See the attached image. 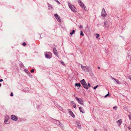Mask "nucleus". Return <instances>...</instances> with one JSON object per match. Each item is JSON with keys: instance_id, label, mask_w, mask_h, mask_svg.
I'll return each instance as SVG.
<instances>
[{"instance_id": "1", "label": "nucleus", "mask_w": 131, "mask_h": 131, "mask_svg": "<svg viewBox=\"0 0 131 131\" xmlns=\"http://www.w3.org/2000/svg\"><path fill=\"white\" fill-rule=\"evenodd\" d=\"M68 5L69 8L73 12H77V9L73 5L69 3H68Z\"/></svg>"}, {"instance_id": "2", "label": "nucleus", "mask_w": 131, "mask_h": 131, "mask_svg": "<svg viewBox=\"0 0 131 131\" xmlns=\"http://www.w3.org/2000/svg\"><path fill=\"white\" fill-rule=\"evenodd\" d=\"M75 99L77 100L78 102L83 106L84 105L83 101L81 98L75 97Z\"/></svg>"}, {"instance_id": "3", "label": "nucleus", "mask_w": 131, "mask_h": 131, "mask_svg": "<svg viewBox=\"0 0 131 131\" xmlns=\"http://www.w3.org/2000/svg\"><path fill=\"white\" fill-rule=\"evenodd\" d=\"M107 14L104 9L103 8L102 9L101 16L103 17H106Z\"/></svg>"}, {"instance_id": "4", "label": "nucleus", "mask_w": 131, "mask_h": 131, "mask_svg": "<svg viewBox=\"0 0 131 131\" xmlns=\"http://www.w3.org/2000/svg\"><path fill=\"white\" fill-rule=\"evenodd\" d=\"M81 67L82 69L85 71H89V67H86L85 66L81 65Z\"/></svg>"}, {"instance_id": "5", "label": "nucleus", "mask_w": 131, "mask_h": 131, "mask_svg": "<svg viewBox=\"0 0 131 131\" xmlns=\"http://www.w3.org/2000/svg\"><path fill=\"white\" fill-rule=\"evenodd\" d=\"M9 118L8 116H6L5 117V120L4 123L6 124H8L9 123V122L8 121V120H9Z\"/></svg>"}, {"instance_id": "6", "label": "nucleus", "mask_w": 131, "mask_h": 131, "mask_svg": "<svg viewBox=\"0 0 131 131\" xmlns=\"http://www.w3.org/2000/svg\"><path fill=\"white\" fill-rule=\"evenodd\" d=\"M54 15L57 21L59 22H60L61 21L60 18V17L59 16V15H58L57 14H54Z\"/></svg>"}, {"instance_id": "7", "label": "nucleus", "mask_w": 131, "mask_h": 131, "mask_svg": "<svg viewBox=\"0 0 131 131\" xmlns=\"http://www.w3.org/2000/svg\"><path fill=\"white\" fill-rule=\"evenodd\" d=\"M11 118L14 121H16L18 119V118L17 117L15 116V115H12L11 116Z\"/></svg>"}, {"instance_id": "8", "label": "nucleus", "mask_w": 131, "mask_h": 131, "mask_svg": "<svg viewBox=\"0 0 131 131\" xmlns=\"http://www.w3.org/2000/svg\"><path fill=\"white\" fill-rule=\"evenodd\" d=\"M82 85L83 87L85 88V89H88V86L86 82L82 84Z\"/></svg>"}, {"instance_id": "9", "label": "nucleus", "mask_w": 131, "mask_h": 131, "mask_svg": "<svg viewBox=\"0 0 131 131\" xmlns=\"http://www.w3.org/2000/svg\"><path fill=\"white\" fill-rule=\"evenodd\" d=\"M68 112L70 115L73 117H74V115L70 110H68Z\"/></svg>"}, {"instance_id": "10", "label": "nucleus", "mask_w": 131, "mask_h": 131, "mask_svg": "<svg viewBox=\"0 0 131 131\" xmlns=\"http://www.w3.org/2000/svg\"><path fill=\"white\" fill-rule=\"evenodd\" d=\"M53 52H54V54L56 56H57L58 57V52L57 51V50L55 48H54L53 49Z\"/></svg>"}, {"instance_id": "11", "label": "nucleus", "mask_w": 131, "mask_h": 131, "mask_svg": "<svg viewBox=\"0 0 131 131\" xmlns=\"http://www.w3.org/2000/svg\"><path fill=\"white\" fill-rule=\"evenodd\" d=\"M104 25L105 28H108L109 27L108 23L106 21H105L104 23Z\"/></svg>"}, {"instance_id": "12", "label": "nucleus", "mask_w": 131, "mask_h": 131, "mask_svg": "<svg viewBox=\"0 0 131 131\" xmlns=\"http://www.w3.org/2000/svg\"><path fill=\"white\" fill-rule=\"evenodd\" d=\"M79 3V4L80 6L82 7V8H85V6L84 5L82 4V3H81V2L79 0L78 1Z\"/></svg>"}, {"instance_id": "13", "label": "nucleus", "mask_w": 131, "mask_h": 131, "mask_svg": "<svg viewBox=\"0 0 131 131\" xmlns=\"http://www.w3.org/2000/svg\"><path fill=\"white\" fill-rule=\"evenodd\" d=\"M77 124L78 128L79 129H81V127L80 123L79 122H77Z\"/></svg>"}, {"instance_id": "14", "label": "nucleus", "mask_w": 131, "mask_h": 131, "mask_svg": "<svg viewBox=\"0 0 131 131\" xmlns=\"http://www.w3.org/2000/svg\"><path fill=\"white\" fill-rule=\"evenodd\" d=\"M75 85L76 87H77L78 89H79L81 86V85L80 83H76L75 84Z\"/></svg>"}, {"instance_id": "15", "label": "nucleus", "mask_w": 131, "mask_h": 131, "mask_svg": "<svg viewBox=\"0 0 131 131\" xmlns=\"http://www.w3.org/2000/svg\"><path fill=\"white\" fill-rule=\"evenodd\" d=\"M79 109L81 112H82L83 113H84V112H83L84 111V109L83 107H79Z\"/></svg>"}, {"instance_id": "16", "label": "nucleus", "mask_w": 131, "mask_h": 131, "mask_svg": "<svg viewBox=\"0 0 131 131\" xmlns=\"http://www.w3.org/2000/svg\"><path fill=\"white\" fill-rule=\"evenodd\" d=\"M117 123L119 126L122 123V120L120 119L117 121Z\"/></svg>"}, {"instance_id": "17", "label": "nucleus", "mask_w": 131, "mask_h": 131, "mask_svg": "<svg viewBox=\"0 0 131 131\" xmlns=\"http://www.w3.org/2000/svg\"><path fill=\"white\" fill-rule=\"evenodd\" d=\"M85 82V80L84 79H83L80 81V83L82 84H83L84 83V82Z\"/></svg>"}, {"instance_id": "18", "label": "nucleus", "mask_w": 131, "mask_h": 131, "mask_svg": "<svg viewBox=\"0 0 131 131\" xmlns=\"http://www.w3.org/2000/svg\"><path fill=\"white\" fill-rule=\"evenodd\" d=\"M45 56L47 58H50L49 55L47 53H46V54L45 55Z\"/></svg>"}, {"instance_id": "19", "label": "nucleus", "mask_w": 131, "mask_h": 131, "mask_svg": "<svg viewBox=\"0 0 131 131\" xmlns=\"http://www.w3.org/2000/svg\"><path fill=\"white\" fill-rule=\"evenodd\" d=\"M75 32V30H73L72 32L70 33V35H72Z\"/></svg>"}, {"instance_id": "20", "label": "nucleus", "mask_w": 131, "mask_h": 131, "mask_svg": "<svg viewBox=\"0 0 131 131\" xmlns=\"http://www.w3.org/2000/svg\"><path fill=\"white\" fill-rule=\"evenodd\" d=\"M96 38H98L99 36V35L98 34H96Z\"/></svg>"}, {"instance_id": "21", "label": "nucleus", "mask_w": 131, "mask_h": 131, "mask_svg": "<svg viewBox=\"0 0 131 131\" xmlns=\"http://www.w3.org/2000/svg\"><path fill=\"white\" fill-rule=\"evenodd\" d=\"M80 35H82V36H84V34H83V32L82 31H81Z\"/></svg>"}, {"instance_id": "22", "label": "nucleus", "mask_w": 131, "mask_h": 131, "mask_svg": "<svg viewBox=\"0 0 131 131\" xmlns=\"http://www.w3.org/2000/svg\"><path fill=\"white\" fill-rule=\"evenodd\" d=\"M99 86V85H97L96 86H95V87H94V89H96V88L98 87Z\"/></svg>"}, {"instance_id": "23", "label": "nucleus", "mask_w": 131, "mask_h": 131, "mask_svg": "<svg viewBox=\"0 0 131 131\" xmlns=\"http://www.w3.org/2000/svg\"><path fill=\"white\" fill-rule=\"evenodd\" d=\"M116 81L117 82L118 84H120L121 83L118 80H116Z\"/></svg>"}, {"instance_id": "24", "label": "nucleus", "mask_w": 131, "mask_h": 131, "mask_svg": "<svg viewBox=\"0 0 131 131\" xmlns=\"http://www.w3.org/2000/svg\"><path fill=\"white\" fill-rule=\"evenodd\" d=\"M129 119L131 120V114L129 115Z\"/></svg>"}, {"instance_id": "25", "label": "nucleus", "mask_w": 131, "mask_h": 131, "mask_svg": "<svg viewBox=\"0 0 131 131\" xmlns=\"http://www.w3.org/2000/svg\"><path fill=\"white\" fill-rule=\"evenodd\" d=\"M73 107L74 108H75L76 107V105L75 104H73Z\"/></svg>"}, {"instance_id": "26", "label": "nucleus", "mask_w": 131, "mask_h": 131, "mask_svg": "<svg viewBox=\"0 0 131 131\" xmlns=\"http://www.w3.org/2000/svg\"><path fill=\"white\" fill-rule=\"evenodd\" d=\"M23 46H25L26 44V43L25 42H23Z\"/></svg>"}, {"instance_id": "27", "label": "nucleus", "mask_w": 131, "mask_h": 131, "mask_svg": "<svg viewBox=\"0 0 131 131\" xmlns=\"http://www.w3.org/2000/svg\"><path fill=\"white\" fill-rule=\"evenodd\" d=\"M34 69H32L31 70V73H33L34 71Z\"/></svg>"}, {"instance_id": "28", "label": "nucleus", "mask_w": 131, "mask_h": 131, "mask_svg": "<svg viewBox=\"0 0 131 131\" xmlns=\"http://www.w3.org/2000/svg\"><path fill=\"white\" fill-rule=\"evenodd\" d=\"M109 95V92H108V93L105 96V97H106Z\"/></svg>"}, {"instance_id": "29", "label": "nucleus", "mask_w": 131, "mask_h": 131, "mask_svg": "<svg viewBox=\"0 0 131 131\" xmlns=\"http://www.w3.org/2000/svg\"><path fill=\"white\" fill-rule=\"evenodd\" d=\"M10 96H13V94L12 92L10 94Z\"/></svg>"}, {"instance_id": "30", "label": "nucleus", "mask_w": 131, "mask_h": 131, "mask_svg": "<svg viewBox=\"0 0 131 131\" xmlns=\"http://www.w3.org/2000/svg\"><path fill=\"white\" fill-rule=\"evenodd\" d=\"M61 63L62 65H64V62H62V61H61Z\"/></svg>"}, {"instance_id": "31", "label": "nucleus", "mask_w": 131, "mask_h": 131, "mask_svg": "<svg viewBox=\"0 0 131 131\" xmlns=\"http://www.w3.org/2000/svg\"><path fill=\"white\" fill-rule=\"evenodd\" d=\"M71 103L74 104H75V103L73 101H72L71 102Z\"/></svg>"}, {"instance_id": "32", "label": "nucleus", "mask_w": 131, "mask_h": 131, "mask_svg": "<svg viewBox=\"0 0 131 131\" xmlns=\"http://www.w3.org/2000/svg\"><path fill=\"white\" fill-rule=\"evenodd\" d=\"M88 86L89 87H90L91 86V85H90V84L89 83H88Z\"/></svg>"}, {"instance_id": "33", "label": "nucleus", "mask_w": 131, "mask_h": 131, "mask_svg": "<svg viewBox=\"0 0 131 131\" xmlns=\"http://www.w3.org/2000/svg\"><path fill=\"white\" fill-rule=\"evenodd\" d=\"M117 108V107L115 106L113 107V108L114 109H116Z\"/></svg>"}, {"instance_id": "34", "label": "nucleus", "mask_w": 131, "mask_h": 131, "mask_svg": "<svg viewBox=\"0 0 131 131\" xmlns=\"http://www.w3.org/2000/svg\"><path fill=\"white\" fill-rule=\"evenodd\" d=\"M112 79H113L114 80H115V81H116V79H115V78H114L112 77Z\"/></svg>"}, {"instance_id": "35", "label": "nucleus", "mask_w": 131, "mask_h": 131, "mask_svg": "<svg viewBox=\"0 0 131 131\" xmlns=\"http://www.w3.org/2000/svg\"><path fill=\"white\" fill-rule=\"evenodd\" d=\"M79 28H81V29H82V28L83 27H82V26H80L79 27Z\"/></svg>"}, {"instance_id": "36", "label": "nucleus", "mask_w": 131, "mask_h": 131, "mask_svg": "<svg viewBox=\"0 0 131 131\" xmlns=\"http://www.w3.org/2000/svg\"><path fill=\"white\" fill-rule=\"evenodd\" d=\"M3 80L2 79H0V82L2 81H3Z\"/></svg>"}, {"instance_id": "37", "label": "nucleus", "mask_w": 131, "mask_h": 131, "mask_svg": "<svg viewBox=\"0 0 131 131\" xmlns=\"http://www.w3.org/2000/svg\"><path fill=\"white\" fill-rule=\"evenodd\" d=\"M56 1L59 4H60V2L58 1Z\"/></svg>"}, {"instance_id": "38", "label": "nucleus", "mask_w": 131, "mask_h": 131, "mask_svg": "<svg viewBox=\"0 0 131 131\" xmlns=\"http://www.w3.org/2000/svg\"><path fill=\"white\" fill-rule=\"evenodd\" d=\"M128 128L129 129V130H130V129H131V128L129 127H128Z\"/></svg>"}, {"instance_id": "39", "label": "nucleus", "mask_w": 131, "mask_h": 131, "mask_svg": "<svg viewBox=\"0 0 131 131\" xmlns=\"http://www.w3.org/2000/svg\"><path fill=\"white\" fill-rule=\"evenodd\" d=\"M98 68L99 69H100V67H98Z\"/></svg>"}, {"instance_id": "40", "label": "nucleus", "mask_w": 131, "mask_h": 131, "mask_svg": "<svg viewBox=\"0 0 131 131\" xmlns=\"http://www.w3.org/2000/svg\"><path fill=\"white\" fill-rule=\"evenodd\" d=\"M75 95H75V94L74 95V97H75Z\"/></svg>"}, {"instance_id": "41", "label": "nucleus", "mask_w": 131, "mask_h": 131, "mask_svg": "<svg viewBox=\"0 0 131 131\" xmlns=\"http://www.w3.org/2000/svg\"><path fill=\"white\" fill-rule=\"evenodd\" d=\"M1 86V84L0 83V87Z\"/></svg>"}]
</instances>
